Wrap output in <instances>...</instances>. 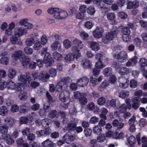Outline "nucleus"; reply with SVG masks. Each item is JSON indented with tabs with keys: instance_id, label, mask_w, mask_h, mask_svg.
Here are the masks:
<instances>
[{
	"instance_id": "nucleus-1",
	"label": "nucleus",
	"mask_w": 147,
	"mask_h": 147,
	"mask_svg": "<svg viewBox=\"0 0 147 147\" xmlns=\"http://www.w3.org/2000/svg\"><path fill=\"white\" fill-rule=\"evenodd\" d=\"M49 13L54 14L53 17L55 19H61L66 18L68 15L65 11L60 10L57 8H50L48 10Z\"/></svg>"
},
{
	"instance_id": "nucleus-2",
	"label": "nucleus",
	"mask_w": 147,
	"mask_h": 147,
	"mask_svg": "<svg viewBox=\"0 0 147 147\" xmlns=\"http://www.w3.org/2000/svg\"><path fill=\"white\" fill-rule=\"evenodd\" d=\"M48 51V47L43 48L41 51L42 55H45L43 61L47 67L51 66L54 63L53 59L51 57L49 53L47 52Z\"/></svg>"
},
{
	"instance_id": "nucleus-3",
	"label": "nucleus",
	"mask_w": 147,
	"mask_h": 147,
	"mask_svg": "<svg viewBox=\"0 0 147 147\" xmlns=\"http://www.w3.org/2000/svg\"><path fill=\"white\" fill-rule=\"evenodd\" d=\"M28 78L26 76L21 74L18 76V82L17 83L19 86L18 88H17L18 90H23L24 88V86L26 84Z\"/></svg>"
},
{
	"instance_id": "nucleus-4",
	"label": "nucleus",
	"mask_w": 147,
	"mask_h": 147,
	"mask_svg": "<svg viewBox=\"0 0 147 147\" xmlns=\"http://www.w3.org/2000/svg\"><path fill=\"white\" fill-rule=\"evenodd\" d=\"M118 32V30L116 28L108 32L106 35L105 36L102 38V42L105 44L108 43L109 41L112 40L117 36Z\"/></svg>"
},
{
	"instance_id": "nucleus-5",
	"label": "nucleus",
	"mask_w": 147,
	"mask_h": 147,
	"mask_svg": "<svg viewBox=\"0 0 147 147\" xmlns=\"http://www.w3.org/2000/svg\"><path fill=\"white\" fill-rule=\"evenodd\" d=\"M28 33V30L23 26H18L16 28L13 30L15 36L19 37L24 35H26Z\"/></svg>"
},
{
	"instance_id": "nucleus-6",
	"label": "nucleus",
	"mask_w": 147,
	"mask_h": 147,
	"mask_svg": "<svg viewBox=\"0 0 147 147\" xmlns=\"http://www.w3.org/2000/svg\"><path fill=\"white\" fill-rule=\"evenodd\" d=\"M115 58L118 59L120 62H124L127 59L128 55L127 52L122 51L115 55Z\"/></svg>"
},
{
	"instance_id": "nucleus-7",
	"label": "nucleus",
	"mask_w": 147,
	"mask_h": 147,
	"mask_svg": "<svg viewBox=\"0 0 147 147\" xmlns=\"http://www.w3.org/2000/svg\"><path fill=\"white\" fill-rule=\"evenodd\" d=\"M29 20L26 18L21 19L19 22V24L28 30L32 29L34 27L33 24L29 22Z\"/></svg>"
},
{
	"instance_id": "nucleus-8",
	"label": "nucleus",
	"mask_w": 147,
	"mask_h": 147,
	"mask_svg": "<svg viewBox=\"0 0 147 147\" xmlns=\"http://www.w3.org/2000/svg\"><path fill=\"white\" fill-rule=\"evenodd\" d=\"M35 123L36 125L39 126L42 125L45 128H49V126L51 124L50 120L47 118H45L41 121L37 119L35 121Z\"/></svg>"
},
{
	"instance_id": "nucleus-9",
	"label": "nucleus",
	"mask_w": 147,
	"mask_h": 147,
	"mask_svg": "<svg viewBox=\"0 0 147 147\" xmlns=\"http://www.w3.org/2000/svg\"><path fill=\"white\" fill-rule=\"evenodd\" d=\"M6 85H7V88L8 90H16L17 92H19L22 91L21 90H18L17 89V88H18L19 86L18 84L15 83L11 80H8L6 82Z\"/></svg>"
},
{
	"instance_id": "nucleus-10",
	"label": "nucleus",
	"mask_w": 147,
	"mask_h": 147,
	"mask_svg": "<svg viewBox=\"0 0 147 147\" xmlns=\"http://www.w3.org/2000/svg\"><path fill=\"white\" fill-rule=\"evenodd\" d=\"M71 123H69L66 127L64 128L65 131L66 130L72 131L75 130L76 126V123L78 122V120L75 118H72L70 119Z\"/></svg>"
},
{
	"instance_id": "nucleus-11",
	"label": "nucleus",
	"mask_w": 147,
	"mask_h": 147,
	"mask_svg": "<svg viewBox=\"0 0 147 147\" xmlns=\"http://www.w3.org/2000/svg\"><path fill=\"white\" fill-rule=\"evenodd\" d=\"M24 55L23 51L21 50H18L15 51L11 55V57L14 62H16L20 58H21Z\"/></svg>"
},
{
	"instance_id": "nucleus-12",
	"label": "nucleus",
	"mask_w": 147,
	"mask_h": 147,
	"mask_svg": "<svg viewBox=\"0 0 147 147\" xmlns=\"http://www.w3.org/2000/svg\"><path fill=\"white\" fill-rule=\"evenodd\" d=\"M104 31L103 28L101 27H97L93 32V34L94 37L99 38L103 36Z\"/></svg>"
},
{
	"instance_id": "nucleus-13",
	"label": "nucleus",
	"mask_w": 147,
	"mask_h": 147,
	"mask_svg": "<svg viewBox=\"0 0 147 147\" xmlns=\"http://www.w3.org/2000/svg\"><path fill=\"white\" fill-rule=\"evenodd\" d=\"M51 132L52 130L50 128H47L45 129L36 131V134L38 137H44L49 135Z\"/></svg>"
},
{
	"instance_id": "nucleus-14",
	"label": "nucleus",
	"mask_w": 147,
	"mask_h": 147,
	"mask_svg": "<svg viewBox=\"0 0 147 147\" xmlns=\"http://www.w3.org/2000/svg\"><path fill=\"white\" fill-rule=\"evenodd\" d=\"M129 81L124 77H120L118 79V84L119 87L123 88H127L129 85Z\"/></svg>"
},
{
	"instance_id": "nucleus-15",
	"label": "nucleus",
	"mask_w": 147,
	"mask_h": 147,
	"mask_svg": "<svg viewBox=\"0 0 147 147\" xmlns=\"http://www.w3.org/2000/svg\"><path fill=\"white\" fill-rule=\"evenodd\" d=\"M89 80V79L87 77H82L77 80L76 84L79 86L84 87L87 86Z\"/></svg>"
},
{
	"instance_id": "nucleus-16",
	"label": "nucleus",
	"mask_w": 147,
	"mask_h": 147,
	"mask_svg": "<svg viewBox=\"0 0 147 147\" xmlns=\"http://www.w3.org/2000/svg\"><path fill=\"white\" fill-rule=\"evenodd\" d=\"M4 122L8 127H12L16 123V121L13 118L9 116L6 117L4 119Z\"/></svg>"
},
{
	"instance_id": "nucleus-17",
	"label": "nucleus",
	"mask_w": 147,
	"mask_h": 147,
	"mask_svg": "<svg viewBox=\"0 0 147 147\" xmlns=\"http://www.w3.org/2000/svg\"><path fill=\"white\" fill-rule=\"evenodd\" d=\"M69 92L67 90H65L61 93L59 96L60 99L62 102H65L69 99Z\"/></svg>"
},
{
	"instance_id": "nucleus-18",
	"label": "nucleus",
	"mask_w": 147,
	"mask_h": 147,
	"mask_svg": "<svg viewBox=\"0 0 147 147\" xmlns=\"http://www.w3.org/2000/svg\"><path fill=\"white\" fill-rule=\"evenodd\" d=\"M2 138L5 140L7 144L11 145L14 143V140L11 138V136L9 134L3 135Z\"/></svg>"
},
{
	"instance_id": "nucleus-19",
	"label": "nucleus",
	"mask_w": 147,
	"mask_h": 147,
	"mask_svg": "<svg viewBox=\"0 0 147 147\" xmlns=\"http://www.w3.org/2000/svg\"><path fill=\"white\" fill-rule=\"evenodd\" d=\"M51 47L53 51L59 50L61 49V44L58 41H55L51 45Z\"/></svg>"
},
{
	"instance_id": "nucleus-20",
	"label": "nucleus",
	"mask_w": 147,
	"mask_h": 147,
	"mask_svg": "<svg viewBox=\"0 0 147 147\" xmlns=\"http://www.w3.org/2000/svg\"><path fill=\"white\" fill-rule=\"evenodd\" d=\"M40 80L42 82H46L49 78V75L48 72L46 71H43L40 73Z\"/></svg>"
},
{
	"instance_id": "nucleus-21",
	"label": "nucleus",
	"mask_w": 147,
	"mask_h": 147,
	"mask_svg": "<svg viewBox=\"0 0 147 147\" xmlns=\"http://www.w3.org/2000/svg\"><path fill=\"white\" fill-rule=\"evenodd\" d=\"M80 49L76 46H73L71 48V50L73 54L75 56L76 58H78L81 56V53L80 52Z\"/></svg>"
},
{
	"instance_id": "nucleus-22",
	"label": "nucleus",
	"mask_w": 147,
	"mask_h": 147,
	"mask_svg": "<svg viewBox=\"0 0 147 147\" xmlns=\"http://www.w3.org/2000/svg\"><path fill=\"white\" fill-rule=\"evenodd\" d=\"M15 36H12L10 37V40L11 43L13 44H18L21 45L22 44V42L21 40L18 39Z\"/></svg>"
},
{
	"instance_id": "nucleus-23",
	"label": "nucleus",
	"mask_w": 147,
	"mask_h": 147,
	"mask_svg": "<svg viewBox=\"0 0 147 147\" xmlns=\"http://www.w3.org/2000/svg\"><path fill=\"white\" fill-rule=\"evenodd\" d=\"M102 79V76H100L98 78L93 77H91L90 78V82L92 85L93 86H96L98 83V82H101Z\"/></svg>"
},
{
	"instance_id": "nucleus-24",
	"label": "nucleus",
	"mask_w": 147,
	"mask_h": 147,
	"mask_svg": "<svg viewBox=\"0 0 147 147\" xmlns=\"http://www.w3.org/2000/svg\"><path fill=\"white\" fill-rule=\"evenodd\" d=\"M16 71L13 68L9 69L7 71V74L8 77L10 79L13 78L16 76Z\"/></svg>"
},
{
	"instance_id": "nucleus-25",
	"label": "nucleus",
	"mask_w": 147,
	"mask_h": 147,
	"mask_svg": "<svg viewBox=\"0 0 147 147\" xmlns=\"http://www.w3.org/2000/svg\"><path fill=\"white\" fill-rule=\"evenodd\" d=\"M75 57V56L73 53H70L66 55L65 57V61L68 63L73 61Z\"/></svg>"
},
{
	"instance_id": "nucleus-26",
	"label": "nucleus",
	"mask_w": 147,
	"mask_h": 147,
	"mask_svg": "<svg viewBox=\"0 0 147 147\" xmlns=\"http://www.w3.org/2000/svg\"><path fill=\"white\" fill-rule=\"evenodd\" d=\"M63 138L66 142L68 143L74 140L75 139V137L74 135H69L66 134L63 136Z\"/></svg>"
},
{
	"instance_id": "nucleus-27",
	"label": "nucleus",
	"mask_w": 147,
	"mask_h": 147,
	"mask_svg": "<svg viewBox=\"0 0 147 147\" xmlns=\"http://www.w3.org/2000/svg\"><path fill=\"white\" fill-rule=\"evenodd\" d=\"M73 43L74 46H76L80 49H83L84 46V44L82 41L78 39H75L73 41Z\"/></svg>"
},
{
	"instance_id": "nucleus-28",
	"label": "nucleus",
	"mask_w": 147,
	"mask_h": 147,
	"mask_svg": "<svg viewBox=\"0 0 147 147\" xmlns=\"http://www.w3.org/2000/svg\"><path fill=\"white\" fill-rule=\"evenodd\" d=\"M112 125L114 127H117L118 129H120L124 126V123H123L119 122L117 119H115L112 122Z\"/></svg>"
},
{
	"instance_id": "nucleus-29",
	"label": "nucleus",
	"mask_w": 147,
	"mask_h": 147,
	"mask_svg": "<svg viewBox=\"0 0 147 147\" xmlns=\"http://www.w3.org/2000/svg\"><path fill=\"white\" fill-rule=\"evenodd\" d=\"M81 63L84 68H91L92 66L91 62L88 59H85L82 61Z\"/></svg>"
},
{
	"instance_id": "nucleus-30",
	"label": "nucleus",
	"mask_w": 147,
	"mask_h": 147,
	"mask_svg": "<svg viewBox=\"0 0 147 147\" xmlns=\"http://www.w3.org/2000/svg\"><path fill=\"white\" fill-rule=\"evenodd\" d=\"M90 47L93 50L97 51L100 49V45L97 42L93 41L90 43Z\"/></svg>"
},
{
	"instance_id": "nucleus-31",
	"label": "nucleus",
	"mask_w": 147,
	"mask_h": 147,
	"mask_svg": "<svg viewBox=\"0 0 147 147\" xmlns=\"http://www.w3.org/2000/svg\"><path fill=\"white\" fill-rule=\"evenodd\" d=\"M76 18L80 20H87L89 19L88 17H86V13L83 12H79L77 13L76 16Z\"/></svg>"
},
{
	"instance_id": "nucleus-32",
	"label": "nucleus",
	"mask_w": 147,
	"mask_h": 147,
	"mask_svg": "<svg viewBox=\"0 0 147 147\" xmlns=\"http://www.w3.org/2000/svg\"><path fill=\"white\" fill-rule=\"evenodd\" d=\"M65 86L64 82L61 80H59L56 86V90L57 91L60 92L62 90L63 87Z\"/></svg>"
},
{
	"instance_id": "nucleus-33",
	"label": "nucleus",
	"mask_w": 147,
	"mask_h": 147,
	"mask_svg": "<svg viewBox=\"0 0 147 147\" xmlns=\"http://www.w3.org/2000/svg\"><path fill=\"white\" fill-rule=\"evenodd\" d=\"M131 71L130 69L126 67H123L120 69L119 70V72L121 75H124L129 73Z\"/></svg>"
},
{
	"instance_id": "nucleus-34",
	"label": "nucleus",
	"mask_w": 147,
	"mask_h": 147,
	"mask_svg": "<svg viewBox=\"0 0 147 147\" xmlns=\"http://www.w3.org/2000/svg\"><path fill=\"white\" fill-rule=\"evenodd\" d=\"M42 45L40 43L39 40H36L33 46L34 49L36 50H40L42 47Z\"/></svg>"
},
{
	"instance_id": "nucleus-35",
	"label": "nucleus",
	"mask_w": 147,
	"mask_h": 147,
	"mask_svg": "<svg viewBox=\"0 0 147 147\" xmlns=\"http://www.w3.org/2000/svg\"><path fill=\"white\" fill-rule=\"evenodd\" d=\"M8 129V126L5 125H0V133H1L2 134L7 133Z\"/></svg>"
},
{
	"instance_id": "nucleus-36",
	"label": "nucleus",
	"mask_w": 147,
	"mask_h": 147,
	"mask_svg": "<svg viewBox=\"0 0 147 147\" xmlns=\"http://www.w3.org/2000/svg\"><path fill=\"white\" fill-rule=\"evenodd\" d=\"M43 146L47 147H54L55 145L49 139H47L42 143Z\"/></svg>"
},
{
	"instance_id": "nucleus-37",
	"label": "nucleus",
	"mask_w": 147,
	"mask_h": 147,
	"mask_svg": "<svg viewBox=\"0 0 147 147\" xmlns=\"http://www.w3.org/2000/svg\"><path fill=\"white\" fill-rule=\"evenodd\" d=\"M129 94V92L127 91H121L119 92V96L122 98H124L127 97Z\"/></svg>"
},
{
	"instance_id": "nucleus-38",
	"label": "nucleus",
	"mask_w": 147,
	"mask_h": 147,
	"mask_svg": "<svg viewBox=\"0 0 147 147\" xmlns=\"http://www.w3.org/2000/svg\"><path fill=\"white\" fill-rule=\"evenodd\" d=\"M147 61L146 59L144 58H142L140 60L139 62V65L141 69H143L145 66L146 65Z\"/></svg>"
},
{
	"instance_id": "nucleus-39",
	"label": "nucleus",
	"mask_w": 147,
	"mask_h": 147,
	"mask_svg": "<svg viewBox=\"0 0 147 147\" xmlns=\"http://www.w3.org/2000/svg\"><path fill=\"white\" fill-rule=\"evenodd\" d=\"M8 113V110L6 106H2L0 107V115L3 116L7 114Z\"/></svg>"
},
{
	"instance_id": "nucleus-40",
	"label": "nucleus",
	"mask_w": 147,
	"mask_h": 147,
	"mask_svg": "<svg viewBox=\"0 0 147 147\" xmlns=\"http://www.w3.org/2000/svg\"><path fill=\"white\" fill-rule=\"evenodd\" d=\"M117 109L118 110L119 112L120 113H123L125 112L127 109H128L126 107V105L125 104H123L121 105Z\"/></svg>"
},
{
	"instance_id": "nucleus-41",
	"label": "nucleus",
	"mask_w": 147,
	"mask_h": 147,
	"mask_svg": "<svg viewBox=\"0 0 147 147\" xmlns=\"http://www.w3.org/2000/svg\"><path fill=\"white\" fill-rule=\"evenodd\" d=\"M125 135L123 133L121 132L119 133L115 132H114V135L113 136V138L116 139L118 138L119 139H122L124 138Z\"/></svg>"
},
{
	"instance_id": "nucleus-42",
	"label": "nucleus",
	"mask_w": 147,
	"mask_h": 147,
	"mask_svg": "<svg viewBox=\"0 0 147 147\" xmlns=\"http://www.w3.org/2000/svg\"><path fill=\"white\" fill-rule=\"evenodd\" d=\"M87 13L90 15H93L96 12L95 8L92 6L89 7L87 8Z\"/></svg>"
},
{
	"instance_id": "nucleus-43",
	"label": "nucleus",
	"mask_w": 147,
	"mask_h": 147,
	"mask_svg": "<svg viewBox=\"0 0 147 147\" xmlns=\"http://www.w3.org/2000/svg\"><path fill=\"white\" fill-rule=\"evenodd\" d=\"M112 74V70L110 67H107L103 70V74L106 76H109Z\"/></svg>"
},
{
	"instance_id": "nucleus-44",
	"label": "nucleus",
	"mask_w": 147,
	"mask_h": 147,
	"mask_svg": "<svg viewBox=\"0 0 147 147\" xmlns=\"http://www.w3.org/2000/svg\"><path fill=\"white\" fill-rule=\"evenodd\" d=\"M108 112V111L106 108L104 107L102 108L101 109V114L100 115V117L104 118V119H106L107 117L106 115Z\"/></svg>"
},
{
	"instance_id": "nucleus-45",
	"label": "nucleus",
	"mask_w": 147,
	"mask_h": 147,
	"mask_svg": "<svg viewBox=\"0 0 147 147\" xmlns=\"http://www.w3.org/2000/svg\"><path fill=\"white\" fill-rule=\"evenodd\" d=\"M121 32L123 35L129 34L131 33V31L129 28L127 27L122 28Z\"/></svg>"
},
{
	"instance_id": "nucleus-46",
	"label": "nucleus",
	"mask_w": 147,
	"mask_h": 147,
	"mask_svg": "<svg viewBox=\"0 0 147 147\" xmlns=\"http://www.w3.org/2000/svg\"><path fill=\"white\" fill-rule=\"evenodd\" d=\"M35 41L32 38H28L26 39L25 43L26 45L31 46L34 44Z\"/></svg>"
},
{
	"instance_id": "nucleus-47",
	"label": "nucleus",
	"mask_w": 147,
	"mask_h": 147,
	"mask_svg": "<svg viewBox=\"0 0 147 147\" xmlns=\"http://www.w3.org/2000/svg\"><path fill=\"white\" fill-rule=\"evenodd\" d=\"M28 107L27 104H26L20 106V112L21 113H24L28 111Z\"/></svg>"
},
{
	"instance_id": "nucleus-48",
	"label": "nucleus",
	"mask_w": 147,
	"mask_h": 147,
	"mask_svg": "<svg viewBox=\"0 0 147 147\" xmlns=\"http://www.w3.org/2000/svg\"><path fill=\"white\" fill-rule=\"evenodd\" d=\"M93 132L97 134L100 133L102 131V128L101 127L98 125L95 126L93 129Z\"/></svg>"
},
{
	"instance_id": "nucleus-49",
	"label": "nucleus",
	"mask_w": 147,
	"mask_h": 147,
	"mask_svg": "<svg viewBox=\"0 0 147 147\" xmlns=\"http://www.w3.org/2000/svg\"><path fill=\"white\" fill-rule=\"evenodd\" d=\"M79 101L80 103L82 105H85L87 103L88 101L86 97L85 94H84L83 96L80 98Z\"/></svg>"
},
{
	"instance_id": "nucleus-50",
	"label": "nucleus",
	"mask_w": 147,
	"mask_h": 147,
	"mask_svg": "<svg viewBox=\"0 0 147 147\" xmlns=\"http://www.w3.org/2000/svg\"><path fill=\"white\" fill-rule=\"evenodd\" d=\"M9 63V59L7 57H3L0 59V63L1 64L7 65Z\"/></svg>"
},
{
	"instance_id": "nucleus-51",
	"label": "nucleus",
	"mask_w": 147,
	"mask_h": 147,
	"mask_svg": "<svg viewBox=\"0 0 147 147\" xmlns=\"http://www.w3.org/2000/svg\"><path fill=\"white\" fill-rule=\"evenodd\" d=\"M53 56L54 58L57 60H61L62 58V55L57 52H55L53 53Z\"/></svg>"
},
{
	"instance_id": "nucleus-52",
	"label": "nucleus",
	"mask_w": 147,
	"mask_h": 147,
	"mask_svg": "<svg viewBox=\"0 0 147 147\" xmlns=\"http://www.w3.org/2000/svg\"><path fill=\"white\" fill-rule=\"evenodd\" d=\"M109 84V83L108 81H105L101 83L100 86L99 87V89L100 90H102V89L105 88L107 87L108 86Z\"/></svg>"
},
{
	"instance_id": "nucleus-53",
	"label": "nucleus",
	"mask_w": 147,
	"mask_h": 147,
	"mask_svg": "<svg viewBox=\"0 0 147 147\" xmlns=\"http://www.w3.org/2000/svg\"><path fill=\"white\" fill-rule=\"evenodd\" d=\"M63 45L65 48L68 49L71 46V42L68 39H65L63 42Z\"/></svg>"
},
{
	"instance_id": "nucleus-54",
	"label": "nucleus",
	"mask_w": 147,
	"mask_h": 147,
	"mask_svg": "<svg viewBox=\"0 0 147 147\" xmlns=\"http://www.w3.org/2000/svg\"><path fill=\"white\" fill-rule=\"evenodd\" d=\"M24 51L26 54L29 55L32 53L33 50L32 48L28 47H26L24 48Z\"/></svg>"
},
{
	"instance_id": "nucleus-55",
	"label": "nucleus",
	"mask_w": 147,
	"mask_h": 147,
	"mask_svg": "<svg viewBox=\"0 0 147 147\" xmlns=\"http://www.w3.org/2000/svg\"><path fill=\"white\" fill-rule=\"evenodd\" d=\"M106 102L105 98L102 97L99 98L97 100V104L99 105H103L105 104Z\"/></svg>"
},
{
	"instance_id": "nucleus-56",
	"label": "nucleus",
	"mask_w": 147,
	"mask_h": 147,
	"mask_svg": "<svg viewBox=\"0 0 147 147\" xmlns=\"http://www.w3.org/2000/svg\"><path fill=\"white\" fill-rule=\"evenodd\" d=\"M40 43L43 45H45L48 42V38L45 35H43L40 38Z\"/></svg>"
},
{
	"instance_id": "nucleus-57",
	"label": "nucleus",
	"mask_w": 147,
	"mask_h": 147,
	"mask_svg": "<svg viewBox=\"0 0 147 147\" xmlns=\"http://www.w3.org/2000/svg\"><path fill=\"white\" fill-rule=\"evenodd\" d=\"M84 26L86 28L90 29L92 27L93 24L92 22L88 21L84 23Z\"/></svg>"
},
{
	"instance_id": "nucleus-58",
	"label": "nucleus",
	"mask_w": 147,
	"mask_h": 147,
	"mask_svg": "<svg viewBox=\"0 0 147 147\" xmlns=\"http://www.w3.org/2000/svg\"><path fill=\"white\" fill-rule=\"evenodd\" d=\"M57 73L56 69L52 68L49 70V77H54L56 76Z\"/></svg>"
},
{
	"instance_id": "nucleus-59",
	"label": "nucleus",
	"mask_w": 147,
	"mask_h": 147,
	"mask_svg": "<svg viewBox=\"0 0 147 147\" xmlns=\"http://www.w3.org/2000/svg\"><path fill=\"white\" fill-rule=\"evenodd\" d=\"M92 130L89 128H86L84 130V133L86 137H88L90 136L92 133Z\"/></svg>"
},
{
	"instance_id": "nucleus-60",
	"label": "nucleus",
	"mask_w": 147,
	"mask_h": 147,
	"mask_svg": "<svg viewBox=\"0 0 147 147\" xmlns=\"http://www.w3.org/2000/svg\"><path fill=\"white\" fill-rule=\"evenodd\" d=\"M49 115V116L51 118H57L58 116L56 111L55 110H53L51 111Z\"/></svg>"
},
{
	"instance_id": "nucleus-61",
	"label": "nucleus",
	"mask_w": 147,
	"mask_h": 147,
	"mask_svg": "<svg viewBox=\"0 0 147 147\" xmlns=\"http://www.w3.org/2000/svg\"><path fill=\"white\" fill-rule=\"evenodd\" d=\"M129 34L122 35V39L125 42H128L130 41L131 36Z\"/></svg>"
},
{
	"instance_id": "nucleus-62",
	"label": "nucleus",
	"mask_w": 147,
	"mask_h": 147,
	"mask_svg": "<svg viewBox=\"0 0 147 147\" xmlns=\"http://www.w3.org/2000/svg\"><path fill=\"white\" fill-rule=\"evenodd\" d=\"M30 61V60L29 59L26 57H25L24 58H22V63L23 66L24 67H26V65H28Z\"/></svg>"
},
{
	"instance_id": "nucleus-63",
	"label": "nucleus",
	"mask_w": 147,
	"mask_h": 147,
	"mask_svg": "<svg viewBox=\"0 0 147 147\" xmlns=\"http://www.w3.org/2000/svg\"><path fill=\"white\" fill-rule=\"evenodd\" d=\"M97 140L98 142H102L105 140V135L103 134H100L97 137Z\"/></svg>"
},
{
	"instance_id": "nucleus-64",
	"label": "nucleus",
	"mask_w": 147,
	"mask_h": 147,
	"mask_svg": "<svg viewBox=\"0 0 147 147\" xmlns=\"http://www.w3.org/2000/svg\"><path fill=\"white\" fill-rule=\"evenodd\" d=\"M107 17L108 20H113L115 19V15L113 13H110L107 14Z\"/></svg>"
}]
</instances>
